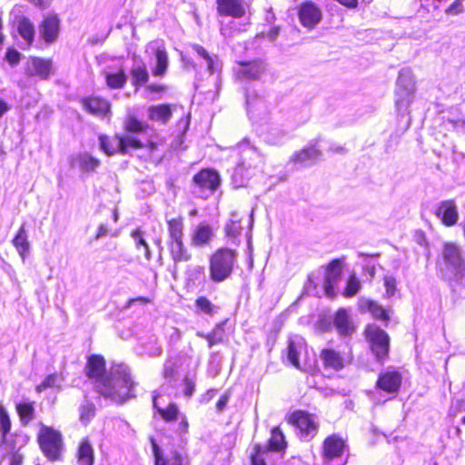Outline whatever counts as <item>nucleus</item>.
Instances as JSON below:
<instances>
[{
	"mask_svg": "<svg viewBox=\"0 0 465 465\" xmlns=\"http://www.w3.org/2000/svg\"><path fill=\"white\" fill-rule=\"evenodd\" d=\"M84 108L92 114L104 117L110 113L109 103L100 97H90L83 100Z\"/></svg>",
	"mask_w": 465,
	"mask_h": 465,
	"instance_id": "obj_22",
	"label": "nucleus"
},
{
	"mask_svg": "<svg viewBox=\"0 0 465 465\" xmlns=\"http://www.w3.org/2000/svg\"><path fill=\"white\" fill-rule=\"evenodd\" d=\"M106 84L113 89H119L124 86L127 81V76L124 70L120 69L115 73L105 74Z\"/></svg>",
	"mask_w": 465,
	"mask_h": 465,
	"instance_id": "obj_38",
	"label": "nucleus"
},
{
	"mask_svg": "<svg viewBox=\"0 0 465 465\" xmlns=\"http://www.w3.org/2000/svg\"><path fill=\"white\" fill-rule=\"evenodd\" d=\"M10 109L8 104L0 98V117L4 115Z\"/></svg>",
	"mask_w": 465,
	"mask_h": 465,
	"instance_id": "obj_64",
	"label": "nucleus"
},
{
	"mask_svg": "<svg viewBox=\"0 0 465 465\" xmlns=\"http://www.w3.org/2000/svg\"><path fill=\"white\" fill-rule=\"evenodd\" d=\"M62 379L57 374L48 375L37 387L36 391L42 392L48 388H60Z\"/></svg>",
	"mask_w": 465,
	"mask_h": 465,
	"instance_id": "obj_46",
	"label": "nucleus"
},
{
	"mask_svg": "<svg viewBox=\"0 0 465 465\" xmlns=\"http://www.w3.org/2000/svg\"><path fill=\"white\" fill-rule=\"evenodd\" d=\"M131 236L135 242L136 248L139 249L140 247H143L146 260H150L151 252L147 242L143 238V232L140 229H136L132 232Z\"/></svg>",
	"mask_w": 465,
	"mask_h": 465,
	"instance_id": "obj_49",
	"label": "nucleus"
},
{
	"mask_svg": "<svg viewBox=\"0 0 465 465\" xmlns=\"http://www.w3.org/2000/svg\"><path fill=\"white\" fill-rule=\"evenodd\" d=\"M217 10L220 15L239 18L244 15L246 7L242 2H217Z\"/></svg>",
	"mask_w": 465,
	"mask_h": 465,
	"instance_id": "obj_27",
	"label": "nucleus"
},
{
	"mask_svg": "<svg viewBox=\"0 0 465 465\" xmlns=\"http://www.w3.org/2000/svg\"><path fill=\"white\" fill-rule=\"evenodd\" d=\"M286 136L287 133L285 131L278 128H272L266 136V141L272 144H279Z\"/></svg>",
	"mask_w": 465,
	"mask_h": 465,
	"instance_id": "obj_52",
	"label": "nucleus"
},
{
	"mask_svg": "<svg viewBox=\"0 0 465 465\" xmlns=\"http://www.w3.org/2000/svg\"><path fill=\"white\" fill-rule=\"evenodd\" d=\"M146 52L155 56L156 64L153 70V75L163 76L166 73L169 64L168 55L163 42H151L146 48Z\"/></svg>",
	"mask_w": 465,
	"mask_h": 465,
	"instance_id": "obj_13",
	"label": "nucleus"
},
{
	"mask_svg": "<svg viewBox=\"0 0 465 465\" xmlns=\"http://www.w3.org/2000/svg\"><path fill=\"white\" fill-rule=\"evenodd\" d=\"M266 69L262 60L240 62L234 68L236 77L242 81L258 80Z\"/></svg>",
	"mask_w": 465,
	"mask_h": 465,
	"instance_id": "obj_10",
	"label": "nucleus"
},
{
	"mask_svg": "<svg viewBox=\"0 0 465 465\" xmlns=\"http://www.w3.org/2000/svg\"><path fill=\"white\" fill-rule=\"evenodd\" d=\"M238 150L240 161L235 167L234 174L248 179L252 175V170H257L262 167L264 163V157L258 149L252 145L246 139L242 140L238 144Z\"/></svg>",
	"mask_w": 465,
	"mask_h": 465,
	"instance_id": "obj_4",
	"label": "nucleus"
},
{
	"mask_svg": "<svg viewBox=\"0 0 465 465\" xmlns=\"http://www.w3.org/2000/svg\"><path fill=\"white\" fill-rule=\"evenodd\" d=\"M86 375L94 381L96 391L105 399L122 403L134 398L135 382L130 368L124 364H114L105 372V361L101 355H92L85 366Z\"/></svg>",
	"mask_w": 465,
	"mask_h": 465,
	"instance_id": "obj_1",
	"label": "nucleus"
},
{
	"mask_svg": "<svg viewBox=\"0 0 465 465\" xmlns=\"http://www.w3.org/2000/svg\"><path fill=\"white\" fill-rule=\"evenodd\" d=\"M60 20L56 15H46L39 28V32L45 42H54L59 35Z\"/></svg>",
	"mask_w": 465,
	"mask_h": 465,
	"instance_id": "obj_18",
	"label": "nucleus"
},
{
	"mask_svg": "<svg viewBox=\"0 0 465 465\" xmlns=\"http://www.w3.org/2000/svg\"><path fill=\"white\" fill-rule=\"evenodd\" d=\"M5 59L9 64L15 66L20 62L21 54L14 48H9L5 54Z\"/></svg>",
	"mask_w": 465,
	"mask_h": 465,
	"instance_id": "obj_55",
	"label": "nucleus"
},
{
	"mask_svg": "<svg viewBox=\"0 0 465 465\" xmlns=\"http://www.w3.org/2000/svg\"><path fill=\"white\" fill-rule=\"evenodd\" d=\"M290 422L298 430L302 440H309L318 432V421L315 416L302 411H294L290 417Z\"/></svg>",
	"mask_w": 465,
	"mask_h": 465,
	"instance_id": "obj_9",
	"label": "nucleus"
},
{
	"mask_svg": "<svg viewBox=\"0 0 465 465\" xmlns=\"http://www.w3.org/2000/svg\"><path fill=\"white\" fill-rule=\"evenodd\" d=\"M385 295L391 298L396 292V280L392 276H385L384 279Z\"/></svg>",
	"mask_w": 465,
	"mask_h": 465,
	"instance_id": "obj_54",
	"label": "nucleus"
},
{
	"mask_svg": "<svg viewBox=\"0 0 465 465\" xmlns=\"http://www.w3.org/2000/svg\"><path fill=\"white\" fill-rule=\"evenodd\" d=\"M70 164L84 172H90L94 171L100 165V161L88 153H78L72 156Z\"/></svg>",
	"mask_w": 465,
	"mask_h": 465,
	"instance_id": "obj_26",
	"label": "nucleus"
},
{
	"mask_svg": "<svg viewBox=\"0 0 465 465\" xmlns=\"http://www.w3.org/2000/svg\"><path fill=\"white\" fill-rule=\"evenodd\" d=\"M461 2H453L449 7L445 9V13L449 15H457L463 12Z\"/></svg>",
	"mask_w": 465,
	"mask_h": 465,
	"instance_id": "obj_56",
	"label": "nucleus"
},
{
	"mask_svg": "<svg viewBox=\"0 0 465 465\" xmlns=\"http://www.w3.org/2000/svg\"><path fill=\"white\" fill-rule=\"evenodd\" d=\"M11 430V420L5 408L0 404V430L2 431L3 440H7V434Z\"/></svg>",
	"mask_w": 465,
	"mask_h": 465,
	"instance_id": "obj_48",
	"label": "nucleus"
},
{
	"mask_svg": "<svg viewBox=\"0 0 465 465\" xmlns=\"http://www.w3.org/2000/svg\"><path fill=\"white\" fill-rule=\"evenodd\" d=\"M341 261L335 259L331 261L328 266L327 272L324 279L323 288L325 294L333 298L335 296V285L341 279Z\"/></svg>",
	"mask_w": 465,
	"mask_h": 465,
	"instance_id": "obj_17",
	"label": "nucleus"
},
{
	"mask_svg": "<svg viewBox=\"0 0 465 465\" xmlns=\"http://www.w3.org/2000/svg\"><path fill=\"white\" fill-rule=\"evenodd\" d=\"M286 441L283 433L279 427H274L271 432V438L269 440V450H282L285 449Z\"/></svg>",
	"mask_w": 465,
	"mask_h": 465,
	"instance_id": "obj_40",
	"label": "nucleus"
},
{
	"mask_svg": "<svg viewBox=\"0 0 465 465\" xmlns=\"http://www.w3.org/2000/svg\"><path fill=\"white\" fill-rule=\"evenodd\" d=\"M108 232H109L108 227L105 224H101L98 227L97 233L94 236V240L95 241L100 240L101 238L106 236L108 234Z\"/></svg>",
	"mask_w": 465,
	"mask_h": 465,
	"instance_id": "obj_60",
	"label": "nucleus"
},
{
	"mask_svg": "<svg viewBox=\"0 0 465 465\" xmlns=\"http://www.w3.org/2000/svg\"><path fill=\"white\" fill-rule=\"evenodd\" d=\"M172 116V111L169 105L159 104L151 106L148 109V117L152 121L165 124Z\"/></svg>",
	"mask_w": 465,
	"mask_h": 465,
	"instance_id": "obj_33",
	"label": "nucleus"
},
{
	"mask_svg": "<svg viewBox=\"0 0 465 465\" xmlns=\"http://www.w3.org/2000/svg\"><path fill=\"white\" fill-rule=\"evenodd\" d=\"M241 218L238 213L233 212L231 213V218L225 225L226 236L232 239L236 238L242 232Z\"/></svg>",
	"mask_w": 465,
	"mask_h": 465,
	"instance_id": "obj_39",
	"label": "nucleus"
},
{
	"mask_svg": "<svg viewBox=\"0 0 465 465\" xmlns=\"http://www.w3.org/2000/svg\"><path fill=\"white\" fill-rule=\"evenodd\" d=\"M443 262L440 271L450 282L452 291L460 297L465 296V260L460 248L453 242H446L442 248Z\"/></svg>",
	"mask_w": 465,
	"mask_h": 465,
	"instance_id": "obj_2",
	"label": "nucleus"
},
{
	"mask_svg": "<svg viewBox=\"0 0 465 465\" xmlns=\"http://www.w3.org/2000/svg\"><path fill=\"white\" fill-rule=\"evenodd\" d=\"M95 405L87 399L79 406V420L82 424L87 425L95 415Z\"/></svg>",
	"mask_w": 465,
	"mask_h": 465,
	"instance_id": "obj_37",
	"label": "nucleus"
},
{
	"mask_svg": "<svg viewBox=\"0 0 465 465\" xmlns=\"http://www.w3.org/2000/svg\"><path fill=\"white\" fill-rule=\"evenodd\" d=\"M361 287L359 279L355 275H351L348 280L343 294L345 297H352L360 291Z\"/></svg>",
	"mask_w": 465,
	"mask_h": 465,
	"instance_id": "obj_51",
	"label": "nucleus"
},
{
	"mask_svg": "<svg viewBox=\"0 0 465 465\" xmlns=\"http://www.w3.org/2000/svg\"><path fill=\"white\" fill-rule=\"evenodd\" d=\"M193 49L203 60L210 74H214L221 70L222 65L217 55L209 54V53L199 45H193Z\"/></svg>",
	"mask_w": 465,
	"mask_h": 465,
	"instance_id": "obj_31",
	"label": "nucleus"
},
{
	"mask_svg": "<svg viewBox=\"0 0 465 465\" xmlns=\"http://www.w3.org/2000/svg\"><path fill=\"white\" fill-rule=\"evenodd\" d=\"M415 93L413 74L409 68L399 73L395 89V106L399 113L404 114L411 104Z\"/></svg>",
	"mask_w": 465,
	"mask_h": 465,
	"instance_id": "obj_5",
	"label": "nucleus"
},
{
	"mask_svg": "<svg viewBox=\"0 0 465 465\" xmlns=\"http://www.w3.org/2000/svg\"><path fill=\"white\" fill-rule=\"evenodd\" d=\"M195 306L201 312L209 316H213L218 310V307L204 296L196 299Z\"/></svg>",
	"mask_w": 465,
	"mask_h": 465,
	"instance_id": "obj_45",
	"label": "nucleus"
},
{
	"mask_svg": "<svg viewBox=\"0 0 465 465\" xmlns=\"http://www.w3.org/2000/svg\"><path fill=\"white\" fill-rule=\"evenodd\" d=\"M170 252L175 262H188L191 259V254L183 245V241L171 242Z\"/></svg>",
	"mask_w": 465,
	"mask_h": 465,
	"instance_id": "obj_36",
	"label": "nucleus"
},
{
	"mask_svg": "<svg viewBox=\"0 0 465 465\" xmlns=\"http://www.w3.org/2000/svg\"><path fill=\"white\" fill-rule=\"evenodd\" d=\"M132 81L135 85H141L148 81V72L144 64H136L131 70Z\"/></svg>",
	"mask_w": 465,
	"mask_h": 465,
	"instance_id": "obj_43",
	"label": "nucleus"
},
{
	"mask_svg": "<svg viewBox=\"0 0 465 465\" xmlns=\"http://www.w3.org/2000/svg\"><path fill=\"white\" fill-rule=\"evenodd\" d=\"M365 334L377 360L381 361L386 359L390 350V337L387 332L375 324H370L366 327Z\"/></svg>",
	"mask_w": 465,
	"mask_h": 465,
	"instance_id": "obj_7",
	"label": "nucleus"
},
{
	"mask_svg": "<svg viewBox=\"0 0 465 465\" xmlns=\"http://www.w3.org/2000/svg\"><path fill=\"white\" fill-rule=\"evenodd\" d=\"M168 232L172 242L183 241V224L182 219L168 221Z\"/></svg>",
	"mask_w": 465,
	"mask_h": 465,
	"instance_id": "obj_42",
	"label": "nucleus"
},
{
	"mask_svg": "<svg viewBox=\"0 0 465 465\" xmlns=\"http://www.w3.org/2000/svg\"><path fill=\"white\" fill-rule=\"evenodd\" d=\"M246 108L250 118L256 122L265 120L270 114L264 98L255 93L246 94Z\"/></svg>",
	"mask_w": 465,
	"mask_h": 465,
	"instance_id": "obj_11",
	"label": "nucleus"
},
{
	"mask_svg": "<svg viewBox=\"0 0 465 465\" xmlns=\"http://www.w3.org/2000/svg\"><path fill=\"white\" fill-rule=\"evenodd\" d=\"M16 411L24 424L29 423L35 417L33 402H20L16 405Z\"/></svg>",
	"mask_w": 465,
	"mask_h": 465,
	"instance_id": "obj_41",
	"label": "nucleus"
},
{
	"mask_svg": "<svg viewBox=\"0 0 465 465\" xmlns=\"http://www.w3.org/2000/svg\"><path fill=\"white\" fill-rule=\"evenodd\" d=\"M299 21L302 26L312 30L322 20V10L313 2H303L298 12Z\"/></svg>",
	"mask_w": 465,
	"mask_h": 465,
	"instance_id": "obj_12",
	"label": "nucleus"
},
{
	"mask_svg": "<svg viewBox=\"0 0 465 465\" xmlns=\"http://www.w3.org/2000/svg\"><path fill=\"white\" fill-rule=\"evenodd\" d=\"M99 139L101 149L107 155H114L118 151L122 153H126L130 147L140 149L143 146L138 139L129 134L124 137L115 136L112 139L106 136H100Z\"/></svg>",
	"mask_w": 465,
	"mask_h": 465,
	"instance_id": "obj_8",
	"label": "nucleus"
},
{
	"mask_svg": "<svg viewBox=\"0 0 465 465\" xmlns=\"http://www.w3.org/2000/svg\"><path fill=\"white\" fill-rule=\"evenodd\" d=\"M303 349L304 346L302 339L289 341L287 348V358L288 361L297 369H301L299 356Z\"/></svg>",
	"mask_w": 465,
	"mask_h": 465,
	"instance_id": "obj_34",
	"label": "nucleus"
},
{
	"mask_svg": "<svg viewBox=\"0 0 465 465\" xmlns=\"http://www.w3.org/2000/svg\"><path fill=\"white\" fill-rule=\"evenodd\" d=\"M175 373V367L172 361H166L163 366V375L164 379H172Z\"/></svg>",
	"mask_w": 465,
	"mask_h": 465,
	"instance_id": "obj_57",
	"label": "nucleus"
},
{
	"mask_svg": "<svg viewBox=\"0 0 465 465\" xmlns=\"http://www.w3.org/2000/svg\"><path fill=\"white\" fill-rule=\"evenodd\" d=\"M27 74L30 76H39L43 80H46L53 74V64L51 60L34 57L31 59Z\"/></svg>",
	"mask_w": 465,
	"mask_h": 465,
	"instance_id": "obj_19",
	"label": "nucleus"
},
{
	"mask_svg": "<svg viewBox=\"0 0 465 465\" xmlns=\"http://www.w3.org/2000/svg\"><path fill=\"white\" fill-rule=\"evenodd\" d=\"M401 377L398 371H387L380 375L377 386L387 392H395L399 390Z\"/></svg>",
	"mask_w": 465,
	"mask_h": 465,
	"instance_id": "obj_23",
	"label": "nucleus"
},
{
	"mask_svg": "<svg viewBox=\"0 0 465 465\" xmlns=\"http://www.w3.org/2000/svg\"><path fill=\"white\" fill-rule=\"evenodd\" d=\"M18 32L27 45H31L35 38V26L28 18L22 17L18 20Z\"/></svg>",
	"mask_w": 465,
	"mask_h": 465,
	"instance_id": "obj_35",
	"label": "nucleus"
},
{
	"mask_svg": "<svg viewBox=\"0 0 465 465\" xmlns=\"http://www.w3.org/2000/svg\"><path fill=\"white\" fill-rule=\"evenodd\" d=\"M12 243L19 253L23 262H25L30 249V243L28 242V235L25 227V223L22 224L19 228L16 235L12 241Z\"/></svg>",
	"mask_w": 465,
	"mask_h": 465,
	"instance_id": "obj_29",
	"label": "nucleus"
},
{
	"mask_svg": "<svg viewBox=\"0 0 465 465\" xmlns=\"http://www.w3.org/2000/svg\"><path fill=\"white\" fill-rule=\"evenodd\" d=\"M320 358L325 369L340 371L344 367V359L340 352L332 349H323L321 351Z\"/></svg>",
	"mask_w": 465,
	"mask_h": 465,
	"instance_id": "obj_24",
	"label": "nucleus"
},
{
	"mask_svg": "<svg viewBox=\"0 0 465 465\" xmlns=\"http://www.w3.org/2000/svg\"><path fill=\"white\" fill-rule=\"evenodd\" d=\"M229 396L227 394L223 395L216 403V409L218 411H223L228 403Z\"/></svg>",
	"mask_w": 465,
	"mask_h": 465,
	"instance_id": "obj_61",
	"label": "nucleus"
},
{
	"mask_svg": "<svg viewBox=\"0 0 465 465\" xmlns=\"http://www.w3.org/2000/svg\"><path fill=\"white\" fill-rule=\"evenodd\" d=\"M280 28L278 26H274L272 29L269 30V32L266 34V37L270 41H274L277 36L279 35Z\"/></svg>",
	"mask_w": 465,
	"mask_h": 465,
	"instance_id": "obj_62",
	"label": "nucleus"
},
{
	"mask_svg": "<svg viewBox=\"0 0 465 465\" xmlns=\"http://www.w3.org/2000/svg\"><path fill=\"white\" fill-rule=\"evenodd\" d=\"M125 129L130 133H141L146 127L142 122L129 116L124 123Z\"/></svg>",
	"mask_w": 465,
	"mask_h": 465,
	"instance_id": "obj_53",
	"label": "nucleus"
},
{
	"mask_svg": "<svg viewBox=\"0 0 465 465\" xmlns=\"http://www.w3.org/2000/svg\"><path fill=\"white\" fill-rule=\"evenodd\" d=\"M269 455V450L266 446L256 445L255 453L252 455V465H266L265 458Z\"/></svg>",
	"mask_w": 465,
	"mask_h": 465,
	"instance_id": "obj_50",
	"label": "nucleus"
},
{
	"mask_svg": "<svg viewBox=\"0 0 465 465\" xmlns=\"http://www.w3.org/2000/svg\"><path fill=\"white\" fill-rule=\"evenodd\" d=\"M193 181L202 188L214 191L220 184V176L215 171L202 170L193 177Z\"/></svg>",
	"mask_w": 465,
	"mask_h": 465,
	"instance_id": "obj_21",
	"label": "nucleus"
},
{
	"mask_svg": "<svg viewBox=\"0 0 465 465\" xmlns=\"http://www.w3.org/2000/svg\"><path fill=\"white\" fill-rule=\"evenodd\" d=\"M195 384L188 378L184 379V390L183 393L186 397H191L194 392Z\"/></svg>",
	"mask_w": 465,
	"mask_h": 465,
	"instance_id": "obj_58",
	"label": "nucleus"
},
{
	"mask_svg": "<svg viewBox=\"0 0 465 465\" xmlns=\"http://www.w3.org/2000/svg\"><path fill=\"white\" fill-rule=\"evenodd\" d=\"M224 329L222 324L216 325L213 330L206 334L205 339L208 341L209 348H212L213 345L221 343L223 339Z\"/></svg>",
	"mask_w": 465,
	"mask_h": 465,
	"instance_id": "obj_47",
	"label": "nucleus"
},
{
	"mask_svg": "<svg viewBox=\"0 0 465 465\" xmlns=\"http://www.w3.org/2000/svg\"><path fill=\"white\" fill-rule=\"evenodd\" d=\"M153 407L155 409H157L158 412L163 417V419L167 421L173 420L178 418V415H179L178 407L173 403H170L165 409H162V408L158 407L157 398L154 397L153 398Z\"/></svg>",
	"mask_w": 465,
	"mask_h": 465,
	"instance_id": "obj_44",
	"label": "nucleus"
},
{
	"mask_svg": "<svg viewBox=\"0 0 465 465\" xmlns=\"http://www.w3.org/2000/svg\"><path fill=\"white\" fill-rule=\"evenodd\" d=\"M237 260L235 251L229 248L217 250L210 258V278L214 282L225 281L232 272Z\"/></svg>",
	"mask_w": 465,
	"mask_h": 465,
	"instance_id": "obj_3",
	"label": "nucleus"
},
{
	"mask_svg": "<svg viewBox=\"0 0 465 465\" xmlns=\"http://www.w3.org/2000/svg\"><path fill=\"white\" fill-rule=\"evenodd\" d=\"M435 215L448 227L453 226L459 220V212L453 200L442 201L435 210Z\"/></svg>",
	"mask_w": 465,
	"mask_h": 465,
	"instance_id": "obj_16",
	"label": "nucleus"
},
{
	"mask_svg": "<svg viewBox=\"0 0 465 465\" xmlns=\"http://www.w3.org/2000/svg\"><path fill=\"white\" fill-rule=\"evenodd\" d=\"M40 448L45 456L50 460H57L61 457L63 450L62 435L59 431L43 426L38 434Z\"/></svg>",
	"mask_w": 465,
	"mask_h": 465,
	"instance_id": "obj_6",
	"label": "nucleus"
},
{
	"mask_svg": "<svg viewBox=\"0 0 465 465\" xmlns=\"http://www.w3.org/2000/svg\"><path fill=\"white\" fill-rule=\"evenodd\" d=\"M358 305L359 310L361 312H370L372 317L377 320L388 322L390 319L388 312L381 305L372 300L361 298Z\"/></svg>",
	"mask_w": 465,
	"mask_h": 465,
	"instance_id": "obj_20",
	"label": "nucleus"
},
{
	"mask_svg": "<svg viewBox=\"0 0 465 465\" xmlns=\"http://www.w3.org/2000/svg\"><path fill=\"white\" fill-rule=\"evenodd\" d=\"M149 302H150L149 299L146 297L133 298V299L128 300V302H126V304L124 306V309H129L135 302H140V303L144 304V303H148Z\"/></svg>",
	"mask_w": 465,
	"mask_h": 465,
	"instance_id": "obj_59",
	"label": "nucleus"
},
{
	"mask_svg": "<svg viewBox=\"0 0 465 465\" xmlns=\"http://www.w3.org/2000/svg\"><path fill=\"white\" fill-rule=\"evenodd\" d=\"M213 237L212 228L206 224L199 225L194 231L192 237V244L195 246H202L208 244Z\"/></svg>",
	"mask_w": 465,
	"mask_h": 465,
	"instance_id": "obj_32",
	"label": "nucleus"
},
{
	"mask_svg": "<svg viewBox=\"0 0 465 465\" xmlns=\"http://www.w3.org/2000/svg\"><path fill=\"white\" fill-rule=\"evenodd\" d=\"M334 325L341 335H350L353 331V325L348 312L341 308L338 310L334 317Z\"/></svg>",
	"mask_w": 465,
	"mask_h": 465,
	"instance_id": "obj_30",
	"label": "nucleus"
},
{
	"mask_svg": "<svg viewBox=\"0 0 465 465\" xmlns=\"http://www.w3.org/2000/svg\"><path fill=\"white\" fill-rule=\"evenodd\" d=\"M76 457L78 465H94V450L88 439L80 441Z\"/></svg>",
	"mask_w": 465,
	"mask_h": 465,
	"instance_id": "obj_28",
	"label": "nucleus"
},
{
	"mask_svg": "<svg viewBox=\"0 0 465 465\" xmlns=\"http://www.w3.org/2000/svg\"><path fill=\"white\" fill-rule=\"evenodd\" d=\"M347 448L345 440L336 434L325 439L322 444V455L325 460L341 457Z\"/></svg>",
	"mask_w": 465,
	"mask_h": 465,
	"instance_id": "obj_15",
	"label": "nucleus"
},
{
	"mask_svg": "<svg viewBox=\"0 0 465 465\" xmlns=\"http://www.w3.org/2000/svg\"><path fill=\"white\" fill-rule=\"evenodd\" d=\"M23 461V456L17 452L14 453L11 459L10 465H21Z\"/></svg>",
	"mask_w": 465,
	"mask_h": 465,
	"instance_id": "obj_63",
	"label": "nucleus"
},
{
	"mask_svg": "<svg viewBox=\"0 0 465 465\" xmlns=\"http://www.w3.org/2000/svg\"><path fill=\"white\" fill-rule=\"evenodd\" d=\"M153 452L155 458V465H183L185 460V453L182 450H171L163 453L154 440H151Z\"/></svg>",
	"mask_w": 465,
	"mask_h": 465,
	"instance_id": "obj_14",
	"label": "nucleus"
},
{
	"mask_svg": "<svg viewBox=\"0 0 465 465\" xmlns=\"http://www.w3.org/2000/svg\"><path fill=\"white\" fill-rule=\"evenodd\" d=\"M322 155L319 149H317L314 145L308 146L303 148L302 150L296 152L292 156V162L295 163H301L303 165H310L313 163L317 159Z\"/></svg>",
	"mask_w": 465,
	"mask_h": 465,
	"instance_id": "obj_25",
	"label": "nucleus"
}]
</instances>
